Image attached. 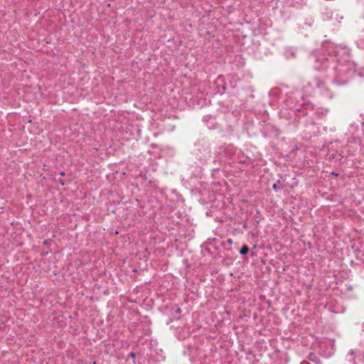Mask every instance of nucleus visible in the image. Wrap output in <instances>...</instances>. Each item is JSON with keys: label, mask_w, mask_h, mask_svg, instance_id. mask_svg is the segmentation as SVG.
Instances as JSON below:
<instances>
[{"label": "nucleus", "mask_w": 364, "mask_h": 364, "mask_svg": "<svg viewBox=\"0 0 364 364\" xmlns=\"http://www.w3.org/2000/svg\"><path fill=\"white\" fill-rule=\"evenodd\" d=\"M324 53L316 56L315 68L326 72V77L336 86L347 85L356 75V65L350 60V50L346 46L327 42Z\"/></svg>", "instance_id": "nucleus-1"}, {"label": "nucleus", "mask_w": 364, "mask_h": 364, "mask_svg": "<svg viewBox=\"0 0 364 364\" xmlns=\"http://www.w3.org/2000/svg\"><path fill=\"white\" fill-rule=\"evenodd\" d=\"M287 109H282L279 115L282 118L287 119L289 124L297 127L299 124H303L306 128L304 132L309 137L317 133L318 128L316 126V120L320 119L327 113V109L317 107L309 101L304 99L300 90H294L291 92L284 101Z\"/></svg>", "instance_id": "nucleus-2"}, {"label": "nucleus", "mask_w": 364, "mask_h": 364, "mask_svg": "<svg viewBox=\"0 0 364 364\" xmlns=\"http://www.w3.org/2000/svg\"><path fill=\"white\" fill-rule=\"evenodd\" d=\"M309 85L320 95H323L328 98H332V95L328 92L326 87V82L321 79V76H316L312 79L309 82Z\"/></svg>", "instance_id": "nucleus-3"}, {"label": "nucleus", "mask_w": 364, "mask_h": 364, "mask_svg": "<svg viewBox=\"0 0 364 364\" xmlns=\"http://www.w3.org/2000/svg\"><path fill=\"white\" fill-rule=\"evenodd\" d=\"M215 92L218 93L220 95L224 94L225 92L228 91L230 88L233 89L237 87V83L235 81V82L229 81V82L228 83L225 81V77L222 75H219L216 78V80L215 81Z\"/></svg>", "instance_id": "nucleus-4"}, {"label": "nucleus", "mask_w": 364, "mask_h": 364, "mask_svg": "<svg viewBox=\"0 0 364 364\" xmlns=\"http://www.w3.org/2000/svg\"><path fill=\"white\" fill-rule=\"evenodd\" d=\"M363 134L362 131L360 132L357 124H350L348 132L346 134L347 136V143L360 144V140Z\"/></svg>", "instance_id": "nucleus-5"}, {"label": "nucleus", "mask_w": 364, "mask_h": 364, "mask_svg": "<svg viewBox=\"0 0 364 364\" xmlns=\"http://www.w3.org/2000/svg\"><path fill=\"white\" fill-rule=\"evenodd\" d=\"M364 351L362 353L359 350L350 349L345 358L346 362L350 364H360L363 361Z\"/></svg>", "instance_id": "nucleus-6"}, {"label": "nucleus", "mask_w": 364, "mask_h": 364, "mask_svg": "<svg viewBox=\"0 0 364 364\" xmlns=\"http://www.w3.org/2000/svg\"><path fill=\"white\" fill-rule=\"evenodd\" d=\"M236 151L237 149L232 144H227L220 146L218 148V154L221 156V157L233 160Z\"/></svg>", "instance_id": "nucleus-7"}, {"label": "nucleus", "mask_w": 364, "mask_h": 364, "mask_svg": "<svg viewBox=\"0 0 364 364\" xmlns=\"http://www.w3.org/2000/svg\"><path fill=\"white\" fill-rule=\"evenodd\" d=\"M203 120L208 129H213L215 127L216 119L214 116L210 114L204 116Z\"/></svg>", "instance_id": "nucleus-8"}, {"label": "nucleus", "mask_w": 364, "mask_h": 364, "mask_svg": "<svg viewBox=\"0 0 364 364\" xmlns=\"http://www.w3.org/2000/svg\"><path fill=\"white\" fill-rule=\"evenodd\" d=\"M284 55L287 59H293L296 57V48L294 47H287L284 49Z\"/></svg>", "instance_id": "nucleus-9"}, {"label": "nucleus", "mask_w": 364, "mask_h": 364, "mask_svg": "<svg viewBox=\"0 0 364 364\" xmlns=\"http://www.w3.org/2000/svg\"><path fill=\"white\" fill-rule=\"evenodd\" d=\"M249 160V158L244 155V154L241 151H237L235 155V158L233 159L234 162H239L241 164H245Z\"/></svg>", "instance_id": "nucleus-10"}, {"label": "nucleus", "mask_w": 364, "mask_h": 364, "mask_svg": "<svg viewBox=\"0 0 364 364\" xmlns=\"http://www.w3.org/2000/svg\"><path fill=\"white\" fill-rule=\"evenodd\" d=\"M309 360H311V361H313L316 363H320L319 358L314 353H310L309 355Z\"/></svg>", "instance_id": "nucleus-11"}, {"label": "nucleus", "mask_w": 364, "mask_h": 364, "mask_svg": "<svg viewBox=\"0 0 364 364\" xmlns=\"http://www.w3.org/2000/svg\"><path fill=\"white\" fill-rule=\"evenodd\" d=\"M249 247L246 245H243L241 249L240 250V254L242 255H245L249 252Z\"/></svg>", "instance_id": "nucleus-12"}, {"label": "nucleus", "mask_w": 364, "mask_h": 364, "mask_svg": "<svg viewBox=\"0 0 364 364\" xmlns=\"http://www.w3.org/2000/svg\"><path fill=\"white\" fill-rule=\"evenodd\" d=\"M356 75H358L361 78H364V68L360 69L358 70H357Z\"/></svg>", "instance_id": "nucleus-13"}, {"label": "nucleus", "mask_w": 364, "mask_h": 364, "mask_svg": "<svg viewBox=\"0 0 364 364\" xmlns=\"http://www.w3.org/2000/svg\"><path fill=\"white\" fill-rule=\"evenodd\" d=\"M358 44L360 47L364 48V39H361L358 42Z\"/></svg>", "instance_id": "nucleus-14"}, {"label": "nucleus", "mask_w": 364, "mask_h": 364, "mask_svg": "<svg viewBox=\"0 0 364 364\" xmlns=\"http://www.w3.org/2000/svg\"><path fill=\"white\" fill-rule=\"evenodd\" d=\"M272 188L275 191H277L278 190V186L277 183H274L273 186H272Z\"/></svg>", "instance_id": "nucleus-15"}, {"label": "nucleus", "mask_w": 364, "mask_h": 364, "mask_svg": "<svg viewBox=\"0 0 364 364\" xmlns=\"http://www.w3.org/2000/svg\"><path fill=\"white\" fill-rule=\"evenodd\" d=\"M227 242H228L229 244H232V239H228V240H227Z\"/></svg>", "instance_id": "nucleus-16"}, {"label": "nucleus", "mask_w": 364, "mask_h": 364, "mask_svg": "<svg viewBox=\"0 0 364 364\" xmlns=\"http://www.w3.org/2000/svg\"><path fill=\"white\" fill-rule=\"evenodd\" d=\"M130 357L131 358H134L135 357V354L134 353H130Z\"/></svg>", "instance_id": "nucleus-17"}, {"label": "nucleus", "mask_w": 364, "mask_h": 364, "mask_svg": "<svg viewBox=\"0 0 364 364\" xmlns=\"http://www.w3.org/2000/svg\"><path fill=\"white\" fill-rule=\"evenodd\" d=\"M301 364H309L307 361H303Z\"/></svg>", "instance_id": "nucleus-18"}, {"label": "nucleus", "mask_w": 364, "mask_h": 364, "mask_svg": "<svg viewBox=\"0 0 364 364\" xmlns=\"http://www.w3.org/2000/svg\"><path fill=\"white\" fill-rule=\"evenodd\" d=\"M60 175H61V176H64V175H65V173H64V172H61V173H60Z\"/></svg>", "instance_id": "nucleus-19"}]
</instances>
